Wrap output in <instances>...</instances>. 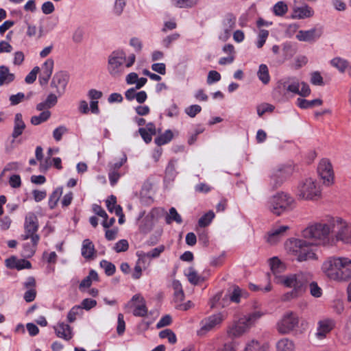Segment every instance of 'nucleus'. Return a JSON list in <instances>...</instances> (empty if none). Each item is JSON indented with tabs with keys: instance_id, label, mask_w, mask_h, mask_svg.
Wrapping results in <instances>:
<instances>
[{
	"instance_id": "obj_1",
	"label": "nucleus",
	"mask_w": 351,
	"mask_h": 351,
	"mask_svg": "<svg viewBox=\"0 0 351 351\" xmlns=\"http://www.w3.org/2000/svg\"><path fill=\"white\" fill-rule=\"evenodd\" d=\"M311 280L312 274L309 272H299L287 276V300L295 298L301 295L308 283L311 294L313 297L319 298L322 290Z\"/></svg>"
},
{
	"instance_id": "obj_2",
	"label": "nucleus",
	"mask_w": 351,
	"mask_h": 351,
	"mask_svg": "<svg viewBox=\"0 0 351 351\" xmlns=\"http://www.w3.org/2000/svg\"><path fill=\"white\" fill-rule=\"evenodd\" d=\"M287 256L298 262L317 261V247L304 240L291 238L287 241Z\"/></svg>"
},
{
	"instance_id": "obj_3",
	"label": "nucleus",
	"mask_w": 351,
	"mask_h": 351,
	"mask_svg": "<svg viewBox=\"0 0 351 351\" xmlns=\"http://www.w3.org/2000/svg\"><path fill=\"white\" fill-rule=\"evenodd\" d=\"M323 272L331 280L346 281L351 279V259L330 257L322 265Z\"/></svg>"
},
{
	"instance_id": "obj_4",
	"label": "nucleus",
	"mask_w": 351,
	"mask_h": 351,
	"mask_svg": "<svg viewBox=\"0 0 351 351\" xmlns=\"http://www.w3.org/2000/svg\"><path fill=\"white\" fill-rule=\"evenodd\" d=\"M332 218L324 223H317L308 226L303 231L305 239H312L316 245H327L334 242L332 231Z\"/></svg>"
},
{
	"instance_id": "obj_5",
	"label": "nucleus",
	"mask_w": 351,
	"mask_h": 351,
	"mask_svg": "<svg viewBox=\"0 0 351 351\" xmlns=\"http://www.w3.org/2000/svg\"><path fill=\"white\" fill-rule=\"evenodd\" d=\"M135 60L134 53L127 58L124 51H114L108 56V71L112 77H119L125 72V67L130 68L134 64Z\"/></svg>"
},
{
	"instance_id": "obj_6",
	"label": "nucleus",
	"mask_w": 351,
	"mask_h": 351,
	"mask_svg": "<svg viewBox=\"0 0 351 351\" xmlns=\"http://www.w3.org/2000/svg\"><path fill=\"white\" fill-rule=\"evenodd\" d=\"M263 315L262 312L254 311L233 321L227 328L228 336L231 339L241 337L247 333Z\"/></svg>"
},
{
	"instance_id": "obj_7",
	"label": "nucleus",
	"mask_w": 351,
	"mask_h": 351,
	"mask_svg": "<svg viewBox=\"0 0 351 351\" xmlns=\"http://www.w3.org/2000/svg\"><path fill=\"white\" fill-rule=\"evenodd\" d=\"M322 195L319 183L312 178L302 180L298 186V195L305 200H317Z\"/></svg>"
},
{
	"instance_id": "obj_8",
	"label": "nucleus",
	"mask_w": 351,
	"mask_h": 351,
	"mask_svg": "<svg viewBox=\"0 0 351 351\" xmlns=\"http://www.w3.org/2000/svg\"><path fill=\"white\" fill-rule=\"evenodd\" d=\"M332 231L334 241H341L345 243H351V223L340 219L332 218Z\"/></svg>"
},
{
	"instance_id": "obj_9",
	"label": "nucleus",
	"mask_w": 351,
	"mask_h": 351,
	"mask_svg": "<svg viewBox=\"0 0 351 351\" xmlns=\"http://www.w3.org/2000/svg\"><path fill=\"white\" fill-rule=\"evenodd\" d=\"M24 229L25 233L21 235L22 240L30 239L33 245H37L40 237L36 234L38 229V221L34 213H29L25 216Z\"/></svg>"
},
{
	"instance_id": "obj_10",
	"label": "nucleus",
	"mask_w": 351,
	"mask_h": 351,
	"mask_svg": "<svg viewBox=\"0 0 351 351\" xmlns=\"http://www.w3.org/2000/svg\"><path fill=\"white\" fill-rule=\"evenodd\" d=\"M308 322L294 313H287V334L293 335L304 332L308 328Z\"/></svg>"
},
{
	"instance_id": "obj_11",
	"label": "nucleus",
	"mask_w": 351,
	"mask_h": 351,
	"mask_svg": "<svg viewBox=\"0 0 351 351\" xmlns=\"http://www.w3.org/2000/svg\"><path fill=\"white\" fill-rule=\"evenodd\" d=\"M317 173L324 184L330 186L333 183L334 171L328 159L323 158L320 160L317 166Z\"/></svg>"
},
{
	"instance_id": "obj_12",
	"label": "nucleus",
	"mask_w": 351,
	"mask_h": 351,
	"mask_svg": "<svg viewBox=\"0 0 351 351\" xmlns=\"http://www.w3.org/2000/svg\"><path fill=\"white\" fill-rule=\"evenodd\" d=\"M274 281L277 284L285 285V265L278 257L274 256L269 260Z\"/></svg>"
},
{
	"instance_id": "obj_13",
	"label": "nucleus",
	"mask_w": 351,
	"mask_h": 351,
	"mask_svg": "<svg viewBox=\"0 0 351 351\" xmlns=\"http://www.w3.org/2000/svg\"><path fill=\"white\" fill-rule=\"evenodd\" d=\"M287 84H288L287 90L298 94L302 97H308L311 94L309 86L304 82L300 83L298 80L289 77L287 80Z\"/></svg>"
},
{
	"instance_id": "obj_14",
	"label": "nucleus",
	"mask_w": 351,
	"mask_h": 351,
	"mask_svg": "<svg viewBox=\"0 0 351 351\" xmlns=\"http://www.w3.org/2000/svg\"><path fill=\"white\" fill-rule=\"evenodd\" d=\"M69 79V75L64 71H60L54 74L51 82V86L56 89L58 96H61L64 93Z\"/></svg>"
},
{
	"instance_id": "obj_15",
	"label": "nucleus",
	"mask_w": 351,
	"mask_h": 351,
	"mask_svg": "<svg viewBox=\"0 0 351 351\" xmlns=\"http://www.w3.org/2000/svg\"><path fill=\"white\" fill-rule=\"evenodd\" d=\"M237 18L232 13H228L225 15L223 21L222 27L223 33L219 35V39L225 41L230 36L231 32L236 26Z\"/></svg>"
},
{
	"instance_id": "obj_16",
	"label": "nucleus",
	"mask_w": 351,
	"mask_h": 351,
	"mask_svg": "<svg viewBox=\"0 0 351 351\" xmlns=\"http://www.w3.org/2000/svg\"><path fill=\"white\" fill-rule=\"evenodd\" d=\"M53 60L52 58H48L40 67V74L39 75V82L42 86L46 85L48 83L53 73Z\"/></svg>"
},
{
	"instance_id": "obj_17",
	"label": "nucleus",
	"mask_w": 351,
	"mask_h": 351,
	"mask_svg": "<svg viewBox=\"0 0 351 351\" xmlns=\"http://www.w3.org/2000/svg\"><path fill=\"white\" fill-rule=\"evenodd\" d=\"M285 195L283 192L274 195L270 202V210L276 215H280L285 210Z\"/></svg>"
},
{
	"instance_id": "obj_18",
	"label": "nucleus",
	"mask_w": 351,
	"mask_h": 351,
	"mask_svg": "<svg viewBox=\"0 0 351 351\" xmlns=\"http://www.w3.org/2000/svg\"><path fill=\"white\" fill-rule=\"evenodd\" d=\"M285 165L282 163L276 165L272 171L271 176V184L275 189L281 186L285 180Z\"/></svg>"
},
{
	"instance_id": "obj_19",
	"label": "nucleus",
	"mask_w": 351,
	"mask_h": 351,
	"mask_svg": "<svg viewBox=\"0 0 351 351\" xmlns=\"http://www.w3.org/2000/svg\"><path fill=\"white\" fill-rule=\"evenodd\" d=\"M131 302L134 306L133 314L134 316L144 317L147 315V308L144 298L138 294L134 295Z\"/></svg>"
},
{
	"instance_id": "obj_20",
	"label": "nucleus",
	"mask_w": 351,
	"mask_h": 351,
	"mask_svg": "<svg viewBox=\"0 0 351 351\" xmlns=\"http://www.w3.org/2000/svg\"><path fill=\"white\" fill-rule=\"evenodd\" d=\"M321 35L322 31L320 29L312 28L306 31H298L295 37L300 41L311 43L315 41Z\"/></svg>"
},
{
	"instance_id": "obj_21",
	"label": "nucleus",
	"mask_w": 351,
	"mask_h": 351,
	"mask_svg": "<svg viewBox=\"0 0 351 351\" xmlns=\"http://www.w3.org/2000/svg\"><path fill=\"white\" fill-rule=\"evenodd\" d=\"M53 328L59 338L69 341L73 337L72 328L64 322H59Z\"/></svg>"
},
{
	"instance_id": "obj_22",
	"label": "nucleus",
	"mask_w": 351,
	"mask_h": 351,
	"mask_svg": "<svg viewBox=\"0 0 351 351\" xmlns=\"http://www.w3.org/2000/svg\"><path fill=\"white\" fill-rule=\"evenodd\" d=\"M223 319L222 315L219 313L208 317L202 321L201 330L209 331L212 330L216 326L219 325L223 321Z\"/></svg>"
},
{
	"instance_id": "obj_23",
	"label": "nucleus",
	"mask_w": 351,
	"mask_h": 351,
	"mask_svg": "<svg viewBox=\"0 0 351 351\" xmlns=\"http://www.w3.org/2000/svg\"><path fill=\"white\" fill-rule=\"evenodd\" d=\"M334 323L331 319H324L318 322L316 337L322 339L324 338L328 333L333 328Z\"/></svg>"
},
{
	"instance_id": "obj_24",
	"label": "nucleus",
	"mask_w": 351,
	"mask_h": 351,
	"mask_svg": "<svg viewBox=\"0 0 351 351\" xmlns=\"http://www.w3.org/2000/svg\"><path fill=\"white\" fill-rule=\"evenodd\" d=\"M314 14L313 10L307 5H305L302 7L295 8L291 17L293 19H304L306 18H310L313 16Z\"/></svg>"
},
{
	"instance_id": "obj_25",
	"label": "nucleus",
	"mask_w": 351,
	"mask_h": 351,
	"mask_svg": "<svg viewBox=\"0 0 351 351\" xmlns=\"http://www.w3.org/2000/svg\"><path fill=\"white\" fill-rule=\"evenodd\" d=\"M15 80V75L5 65L0 66V86L8 85Z\"/></svg>"
},
{
	"instance_id": "obj_26",
	"label": "nucleus",
	"mask_w": 351,
	"mask_h": 351,
	"mask_svg": "<svg viewBox=\"0 0 351 351\" xmlns=\"http://www.w3.org/2000/svg\"><path fill=\"white\" fill-rule=\"evenodd\" d=\"M96 253L95 245L90 239H84L82 245V256L86 259H93Z\"/></svg>"
},
{
	"instance_id": "obj_27",
	"label": "nucleus",
	"mask_w": 351,
	"mask_h": 351,
	"mask_svg": "<svg viewBox=\"0 0 351 351\" xmlns=\"http://www.w3.org/2000/svg\"><path fill=\"white\" fill-rule=\"evenodd\" d=\"M285 232V226H281L280 227L271 230L268 233L267 237V241L270 245H276L282 237Z\"/></svg>"
},
{
	"instance_id": "obj_28",
	"label": "nucleus",
	"mask_w": 351,
	"mask_h": 351,
	"mask_svg": "<svg viewBox=\"0 0 351 351\" xmlns=\"http://www.w3.org/2000/svg\"><path fill=\"white\" fill-rule=\"evenodd\" d=\"M25 128V124L23 121L22 114L21 113H17L14 117V126L12 134L13 138H16L21 135Z\"/></svg>"
},
{
	"instance_id": "obj_29",
	"label": "nucleus",
	"mask_w": 351,
	"mask_h": 351,
	"mask_svg": "<svg viewBox=\"0 0 351 351\" xmlns=\"http://www.w3.org/2000/svg\"><path fill=\"white\" fill-rule=\"evenodd\" d=\"M322 104V100L320 99H315L308 101L304 98L299 97L296 101V105L302 109L311 108L315 106H321Z\"/></svg>"
},
{
	"instance_id": "obj_30",
	"label": "nucleus",
	"mask_w": 351,
	"mask_h": 351,
	"mask_svg": "<svg viewBox=\"0 0 351 351\" xmlns=\"http://www.w3.org/2000/svg\"><path fill=\"white\" fill-rule=\"evenodd\" d=\"M332 66L336 68L340 73H345L349 66V62L346 59L340 57H335L330 61Z\"/></svg>"
},
{
	"instance_id": "obj_31",
	"label": "nucleus",
	"mask_w": 351,
	"mask_h": 351,
	"mask_svg": "<svg viewBox=\"0 0 351 351\" xmlns=\"http://www.w3.org/2000/svg\"><path fill=\"white\" fill-rule=\"evenodd\" d=\"M268 346L267 343H262L256 340H251L246 343L243 351H267Z\"/></svg>"
},
{
	"instance_id": "obj_32",
	"label": "nucleus",
	"mask_w": 351,
	"mask_h": 351,
	"mask_svg": "<svg viewBox=\"0 0 351 351\" xmlns=\"http://www.w3.org/2000/svg\"><path fill=\"white\" fill-rule=\"evenodd\" d=\"M106 207L110 213H114L116 215L121 214L122 208L117 205V199L114 195H111L106 201Z\"/></svg>"
},
{
	"instance_id": "obj_33",
	"label": "nucleus",
	"mask_w": 351,
	"mask_h": 351,
	"mask_svg": "<svg viewBox=\"0 0 351 351\" xmlns=\"http://www.w3.org/2000/svg\"><path fill=\"white\" fill-rule=\"evenodd\" d=\"M184 274L187 277V279L189 281V282L191 283L192 285H197L201 280L200 276L198 275L197 272L192 267H190L188 269H186L184 271Z\"/></svg>"
},
{
	"instance_id": "obj_34",
	"label": "nucleus",
	"mask_w": 351,
	"mask_h": 351,
	"mask_svg": "<svg viewBox=\"0 0 351 351\" xmlns=\"http://www.w3.org/2000/svg\"><path fill=\"white\" fill-rule=\"evenodd\" d=\"M258 79L264 84H267L270 80L269 70L266 64H262L259 66L257 73Z\"/></svg>"
},
{
	"instance_id": "obj_35",
	"label": "nucleus",
	"mask_w": 351,
	"mask_h": 351,
	"mask_svg": "<svg viewBox=\"0 0 351 351\" xmlns=\"http://www.w3.org/2000/svg\"><path fill=\"white\" fill-rule=\"evenodd\" d=\"M173 138V133L170 130H166L163 134L156 137L155 143L159 146L168 143Z\"/></svg>"
},
{
	"instance_id": "obj_36",
	"label": "nucleus",
	"mask_w": 351,
	"mask_h": 351,
	"mask_svg": "<svg viewBox=\"0 0 351 351\" xmlns=\"http://www.w3.org/2000/svg\"><path fill=\"white\" fill-rule=\"evenodd\" d=\"M62 195V188H56L53 193L51 194L49 199V206L50 208L53 209L57 205L61 195Z\"/></svg>"
},
{
	"instance_id": "obj_37",
	"label": "nucleus",
	"mask_w": 351,
	"mask_h": 351,
	"mask_svg": "<svg viewBox=\"0 0 351 351\" xmlns=\"http://www.w3.org/2000/svg\"><path fill=\"white\" fill-rule=\"evenodd\" d=\"M50 116L51 112L49 110L43 111L39 115L32 117L30 121L32 125H38L47 121Z\"/></svg>"
},
{
	"instance_id": "obj_38",
	"label": "nucleus",
	"mask_w": 351,
	"mask_h": 351,
	"mask_svg": "<svg viewBox=\"0 0 351 351\" xmlns=\"http://www.w3.org/2000/svg\"><path fill=\"white\" fill-rule=\"evenodd\" d=\"M165 220L168 224H170L173 221L178 223H181L182 222L181 216L178 213L176 209L173 207L169 209V213L166 216Z\"/></svg>"
},
{
	"instance_id": "obj_39",
	"label": "nucleus",
	"mask_w": 351,
	"mask_h": 351,
	"mask_svg": "<svg viewBox=\"0 0 351 351\" xmlns=\"http://www.w3.org/2000/svg\"><path fill=\"white\" fill-rule=\"evenodd\" d=\"M172 4L180 8H192L195 5L198 0H171Z\"/></svg>"
},
{
	"instance_id": "obj_40",
	"label": "nucleus",
	"mask_w": 351,
	"mask_h": 351,
	"mask_svg": "<svg viewBox=\"0 0 351 351\" xmlns=\"http://www.w3.org/2000/svg\"><path fill=\"white\" fill-rule=\"evenodd\" d=\"M214 217L215 213L210 210L199 219L198 224L200 227H206L210 223Z\"/></svg>"
},
{
	"instance_id": "obj_41",
	"label": "nucleus",
	"mask_w": 351,
	"mask_h": 351,
	"mask_svg": "<svg viewBox=\"0 0 351 351\" xmlns=\"http://www.w3.org/2000/svg\"><path fill=\"white\" fill-rule=\"evenodd\" d=\"M274 110V106L267 103L261 104L256 107L258 115L261 117L265 113L271 112Z\"/></svg>"
},
{
	"instance_id": "obj_42",
	"label": "nucleus",
	"mask_w": 351,
	"mask_h": 351,
	"mask_svg": "<svg viewBox=\"0 0 351 351\" xmlns=\"http://www.w3.org/2000/svg\"><path fill=\"white\" fill-rule=\"evenodd\" d=\"M100 266L104 269L105 273L108 276H112L115 272V266L106 260H103L100 262Z\"/></svg>"
},
{
	"instance_id": "obj_43",
	"label": "nucleus",
	"mask_w": 351,
	"mask_h": 351,
	"mask_svg": "<svg viewBox=\"0 0 351 351\" xmlns=\"http://www.w3.org/2000/svg\"><path fill=\"white\" fill-rule=\"evenodd\" d=\"M159 336L162 339H168V341L171 343H174L176 341V337L172 330L169 329H165L160 332Z\"/></svg>"
},
{
	"instance_id": "obj_44",
	"label": "nucleus",
	"mask_w": 351,
	"mask_h": 351,
	"mask_svg": "<svg viewBox=\"0 0 351 351\" xmlns=\"http://www.w3.org/2000/svg\"><path fill=\"white\" fill-rule=\"evenodd\" d=\"M201 110V106L197 104L191 105L184 109L185 113L191 118L195 117Z\"/></svg>"
},
{
	"instance_id": "obj_45",
	"label": "nucleus",
	"mask_w": 351,
	"mask_h": 351,
	"mask_svg": "<svg viewBox=\"0 0 351 351\" xmlns=\"http://www.w3.org/2000/svg\"><path fill=\"white\" fill-rule=\"evenodd\" d=\"M268 36L269 32L267 30L261 29L259 31L258 34V40L256 42V46L258 48H261L264 45Z\"/></svg>"
},
{
	"instance_id": "obj_46",
	"label": "nucleus",
	"mask_w": 351,
	"mask_h": 351,
	"mask_svg": "<svg viewBox=\"0 0 351 351\" xmlns=\"http://www.w3.org/2000/svg\"><path fill=\"white\" fill-rule=\"evenodd\" d=\"M97 305V301L90 298H86L82 300L80 306L81 310L85 309L86 311H89L91 308H94Z\"/></svg>"
},
{
	"instance_id": "obj_47",
	"label": "nucleus",
	"mask_w": 351,
	"mask_h": 351,
	"mask_svg": "<svg viewBox=\"0 0 351 351\" xmlns=\"http://www.w3.org/2000/svg\"><path fill=\"white\" fill-rule=\"evenodd\" d=\"M307 62V58L305 56H300L297 57L293 62L291 64V67L293 69H298L305 65Z\"/></svg>"
},
{
	"instance_id": "obj_48",
	"label": "nucleus",
	"mask_w": 351,
	"mask_h": 351,
	"mask_svg": "<svg viewBox=\"0 0 351 351\" xmlns=\"http://www.w3.org/2000/svg\"><path fill=\"white\" fill-rule=\"evenodd\" d=\"M82 312L80 306H74L68 313L67 319L69 322L72 323L76 319L77 315Z\"/></svg>"
},
{
	"instance_id": "obj_49",
	"label": "nucleus",
	"mask_w": 351,
	"mask_h": 351,
	"mask_svg": "<svg viewBox=\"0 0 351 351\" xmlns=\"http://www.w3.org/2000/svg\"><path fill=\"white\" fill-rule=\"evenodd\" d=\"M40 72V67L35 66L25 77V81L27 84H32L36 79L37 74Z\"/></svg>"
},
{
	"instance_id": "obj_50",
	"label": "nucleus",
	"mask_w": 351,
	"mask_h": 351,
	"mask_svg": "<svg viewBox=\"0 0 351 351\" xmlns=\"http://www.w3.org/2000/svg\"><path fill=\"white\" fill-rule=\"evenodd\" d=\"M125 323L124 321V317L123 315L121 313H119L117 317V332L119 335H121L125 332Z\"/></svg>"
},
{
	"instance_id": "obj_51",
	"label": "nucleus",
	"mask_w": 351,
	"mask_h": 351,
	"mask_svg": "<svg viewBox=\"0 0 351 351\" xmlns=\"http://www.w3.org/2000/svg\"><path fill=\"white\" fill-rule=\"evenodd\" d=\"M129 247L128 242L126 239L119 241L114 246V250L117 252H125Z\"/></svg>"
},
{
	"instance_id": "obj_52",
	"label": "nucleus",
	"mask_w": 351,
	"mask_h": 351,
	"mask_svg": "<svg viewBox=\"0 0 351 351\" xmlns=\"http://www.w3.org/2000/svg\"><path fill=\"white\" fill-rule=\"evenodd\" d=\"M221 80V75L216 71H210L208 72L207 77V84H212L217 82Z\"/></svg>"
},
{
	"instance_id": "obj_53",
	"label": "nucleus",
	"mask_w": 351,
	"mask_h": 351,
	"mask_svg": "<svg viewBox=\"0 0 351 351\" xmlns=\"http://www.w3.org/2000/svg\"><path fill=\"white\" fill-rule=\"evenodd\" d=\"M180 37V34L175 33L171 35H169L166 36L162 40V45L166 47L169 48L171 45V44L173 42L178 40Z\"/></svg>"
},
{
	"instance_id": "obj_54",
	"label": "nucleus",
	"mask_w": 351,
	"mask_h": 351,
	"mask_svg": "<svg viewBox=\"0 0 351 351\" xmlns=\"http://www.w3.org/2000/svg\"><path fill=\"white\" fill-rule=\"evenodd\" d=\"M66 132L67 128L65 126H59L53 130V137L56 141H60L62 139V135Z\"/></svg>"
},
{
	"instance_id": "obj_55",
	"label": "nucleus",
	"mask_w": 351,
	"mask_h": 351,
	"mask_svg": "<svg viewBox=\"0 0 351 351\" xmlns=\"http://www.w3.org/2000/svg\"><path fill=\"white\" fill-rule=\"evenodd\" d=\"M311 82L313 85L322 86L324 84L323 77L319 72L315 71L311 73Z\"/></svg>"
},
{
	"instance_id": "obj_56",
	"label": "nucleus",
	"mask_w": 351,
	"mask_h": 351,
	"mask_svg": "<svg viewBox=\"0 0 351 351\" xmlns=\"http://www.w3.org/2000/svg\"><path fill=\"white\" fill-rule=\"evenodd\" d=\"M125 5V0H115L114 5V13L119 16L123 12L124 7Z\"/></svg>"
},
{
	"instance_id": "obj_57",
	"label": "nucleus",
	"mask_w": 351,
	"mask_h": 351,
	"mask_svg": "<svg viewBox=\"0 0 351 351\" xmlns=\"http://www.w3.org/2000/svg\"><path fill=\"white\" fill-rule=\"evenodd\" d=\"M238 346L239 343L232 340L230 342L226 343L223 348L218 351H237Z\"/></svg>"
},
{
	"instance_id": "obj_58",
	"label": "nucleus",
	"mask_w": 351,
	"mask_h": 351,
	"mask_svg": "<svg viewBox=\"0 0 351 351\" xmlns=\"http://www.w3.org/2000/svg\"><path fill=\"white\" fill-rule=\"evenodd\" d=\"M25 98V95L23 93H18L16 95H12L10 97V101L11 105L15 106L21 103Z\"/></svg>"
},
{
	"instance_id": "obj_59",
	"label": "nucleus",
	"mask_w": 351,
	"mask_h": 351,
	"mask_svg": "<svg viewBox=\"0 0 351 351\" xmlns=\"http://www.w3.org/2000/svg\"><path fill=\"white\" fill-rule=\"evenodd\" d=\"M165 250V247L163 245H160L157 247H155L147 252V255H148L149 258H158L160 254Z\"/></svg>"
},
{
	"instance_id": "obj_60",
	"label": "nucleus",
	"mask_w": 351,
	"mask_h": 351,
	"mask_svg": "<svg viewBox=\"0 0 351 351\" xmlns=\"http://www.w3.org/2000/svg\"><path fill=\"white\" fill-rule=\"evenodd\" d=\"M32 267V264L29 261L25 259H18L16 261V265L15 269L18 270H21L23 269H30Z\"/></svg>"
},
{
	"instance_id": "obj_61",
	"label": "nucleus",
	"mask_w": 351,
	"mask_h": 351,
	"mask_svg": "<svg viewBox=\"0 0 351 351\" xmlns=\"http://www.w3.org/2000/svg\"><path fill=\"white\" fill-rule=\"evenodd\" d=\"M41 10L45 14H49L53 12L55 7L52 2L46 1L42 5Z\"/></svg>"
},
{
	"instance_id": "obj_62",
	"label": "nucleus",
	"mask_w": 351,
	"mask_h": 351,
	"mask_svg": "<svg viewBox=\"0 0 351 351\" xmlns=\"http://www.w3.org/2000/svg\"><path fill=\"white\" fill-rule=\"evenodd\" d=\"M167 116L169 117H176L179 114V109L176 104H173L169 108L166 110Z\"/></svg>"
},
{
	"instance_id": "obj_63",
	"label": "nucleus",
	"mask_w": 351,
	"mask_h": 351,
	"mask_svg": "<svg viewBox=\"0 0 351 351\" xmlns=\"http://www.w3.org/2000/svg\"><path fill=\"white\" fill-rule=\"evenodd\" d=\"M9 184L12 188H19L21 185V177L19 175H12L9 179Z\"/></svg>"
},
{
	"instance_id": "obj_64",
	"label": "nucleus",
	"mask_w": 351,
	"mask_h": 351,
	"mask_svg": "<svg viewBox=\"0 0 351 351\" xmlns=\"http://www.w3.org/2000/svg\"><path fill=\"white\" fill-rule=\"evenodd\" d=\"M138 132L146 143H149L152 141V136H153V134H152L150 132H147V129L141 128L138 130Z\"/></svg>"
}]
</instances>
